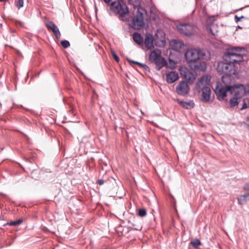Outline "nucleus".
Instances as JSON below:
<instances>
[{"label":"nucleus","instance_id":"393cba45","mask_svg":"<svg viewBox=\"0 0 249 249\" xmlns=\"http://www.w3.org/2000/svg\"><path fill=\"white\" fill-rule=\"evenodd\" d=\"M23 221L22 219H18V220H16L14 221L10 222L9 223V225L10 226H17L21 224L22 223Z\"/></svg>","mask_w":249,"mask_h":249},{"label":"nucleus","instance_id":"4be33fe9","mask_svg":"<svg viewBox=\"0 0 249 249\" xmlns=\"http://www.w3.org/2000/svg\"><path fill=\"white\" fill-rule=\"evenodd\" d=\"M127 60L129 62L136 64L138 65L139 66H140V67L143 68L145 71H149V68L146 65H145L144 64L139 63L138 62L134 61L131 60L129 59H127Z\"/></svg>","mask_w":249,"mask_h":249},{"label":"nucleus","instance_id":"412c9836","mask_svg":"<svg viewBox=\"0 0 249 249\" xmlns=\"http://www.w3.org/2000/svg\"><path fill=\"white\" fill-rule=\"evenodd\" d=\"M128 3L129 4L132 5L134 8H136L137 10L141 6V0H128Z\"/></svg>","mask_w":249,"mask_h":249},{"label":"nucleus","instance_id":"0eeeda50","mask_svg":"<svg viewBox=\"0 0 249 249\" xmlns=\"http://www.w3.org/2000/svg\"><path fill=\"white\" fill-rule=\"evenodd\" d=\"M236 70L235 65L226 61L219 62L217 66V71L225 74L234 75L236 74Z\"/></svg>","mask_w":249,"mask_h":249},{"label":"nucleus","instance_id":"79ce46f5","mask_svg":"<svg viewBox=\"0 0 249 249\" xmlns=\"http://www.w3.org/2000/svg\"><path fill=\"white\" fill-rule=\"evenodd\" d=\"M2 0H0V1H2Z\"/></svg>","mask_w":249,"mask_h":249},{"label":"nucleus","instance_id":"a211bd4d","mask_svg":"<svg viewBox=\"0 0 249 249\" xmlns=\"http://www.w3.org/2000/svg\"><path fill=\"white\" fill-rule=\"evenodd\" d=\"M178 103L182 107L186 109L191 108L194 106V103L192 101L190 100L186 102L180 101Z\"/></svg>","mask_w":249,"mask_h":249},{"label":"nucleus","instance_id":"7c9ffc66","mask_svg":"<svg viewBox=\"0 0 249 249\" xmlns=\"http://www.w3.org/2000/svg\"><path fill=\"white\" fill-rule=\"evenodd\" d=\"M234 18H235V21L236 22H239L241 19L245 18V17L244 16H242L241 17H238L237 16H235Z\"/></svg>","mask_w":249,"mask_h":249},{"label":"nucleus","instance_id":"cd10ccee","mask_svg":"<svg viewBox=\"0 0 249 249\" xmlns=\"http://www.w3.org/2000/svg\"><path fill=\"white\" fill-rule=\"evenodd\" d=\"M138 214L141 217H144L146 215V211L144 209H140Z\"/></svg>","mask_w":249,"mask_h":249},{"label":"nucleus","instance_id":"e433bc0d","mask_svg":"<svg viewBox=\"0 0 249 249\" xmlns=\"http://www.w3.org/2000/svg\"><path fill=\"white\" fill-rule=\"evenodd\" d=\"M111 0H104L105 3H108L111 1Z\"/></svg>","mask_w":249,"mask_h":249},{"label":"nucleus","instance_id":"ddd939ff","mask_svg":"<svg viewBox=\"0 0 249 249\" xmlns=\"http://www.w3.org/2000/svg\"><path fill=\"white\" fill-rule=\"evenodd\" d=\"M180 72L181 76L189 81L193 82L195 79L194 75L186 68H181Z\"/></svg>","mask_w":249,"mask_h":249},{"label":"nucleus","instance_id":"a878e982","mask_svg":"<svg viewBox=\"0 0 249 249\" xmlns=\"http://www.w3.org/2000/svg\"><path fill=\"white\" fill-rule=\"evenodd\" d=\"M191 244L194 247L196 248L197 246H199L200 245L201 243H200V241L199 240L196 239L191 241Z\"/></svg>","mask_w":249,"mask_h":249},{"label":"nucleus","instance_id":"1a4fd4ad","mask_svg":"<svg viewBox=\"0 0 249 249\" xmlns=\"http://www.w3.org/2000/svg\"><path fill=\"white\" fill-rule=\"evenodd\" d=\"M231 75L230 74H225V75H223L221 77L222 81L223 83V85L217 83L216 85V87L215 88L214 91L216 93V90L217 89H220L221 88H222L223 89H227L229 88V87L230 88V89H232V88L236 84H233L231 85V82H232V79L231 77Z\"/></svg>","mask_w":249,"mask_h":249},{"label":"nucleus","instance_id":"7ed1b4c3","mask_svg":"<svg viewBox=\"0 0 249 249\" xmlns=\"http://www.w3.org/2000/svg\"><path fill=\"white\" fill-rule=\"evenodd\" d=\"M244 49L240 47H232L227 50L223 56L224 60L227 62L238 64L243 60L242 51Z\"/></svg>","mask_w":249,"mask_h":249},{"label":"nucleus","instance_id":"5701e85b","mask_svg":"<svg viewBox=\"0 0 249 249\" xmlns=\"http://www.w3.org/2000/svg\"><path fill=\"white\" fill-rule=\"evenodd\" d=\"M242 106L240 108L241 110L246 109L249 107V99L246 98L242 100Z\"/></svg>","mask_w":249,"mask_h":249},{"label":"nucleus","instance_id":"2eb2a0df","mask_svg":"<svg viewBox=\"0 0 249 249\" xmlns=\"http://www.w3.org/2000/svg\"><path fill=\"white\" fill-rule=\"evenodd\" d=\"M171 48L178 52H179L184 47L183 43L179 40H173L170 43Z\"/></svg>","mask_w":249,"mask_h":249},{"label":"nucleus","instance_id":"f8f14e48","mask_svg":"<svg viewBox=\"0 0 249 249\" xmlns=\"http://www.w3.org/2000/svg\"><path fill=\"white\" fill-rule=\"evenodd\" d=\"M189 88L186 82H180L176 87L177 92L180 95H184L188 93Z\"/></svg>","mask_w":249,"mask_h":249},{"label":"nucleus","instance_id":"58836bf2","mask_svg":"<svg viewBox=\"0 0 249 249\" xmlns=\"http://www.w3.org/2000/svg\"><path fill=\"white\" fill-rule=\"evenodd\" d=\"M170 63H173L174 64V65H175V63L174 62V61H171V60H170Z\"/></svg>","mask_w":249,"mask_h":249},{"label":"nucleus","instance_id":"c9c22d12","mask_svg":"<svg viewBox=\"0 0 249 249\" xmlns=\"http://www.w3.org/2000/svg\"><path fill=\"white\" fill-rule=\"evenodd\" d=\"M245 125L246 127L249 130V119L247 121V122L245 123Z\"/></svg>","mask_w":249,"mask_h":249},{"label":"nucleus","instance_id":"dca6fc26","mask_svg":"<svg viewBox=\"0 0 249 249\" xmlns=\"http://www.w3.org/2000/svg\"><path fill=\"white\" fill-rule=\"evenodd\" d=\"M166 81L168 83H173L178 79V74L176 71L167 73L166 76Z\"/></svg>","mask_w":249,"mask_h":249},{"label":"nucleus","instance_id":"4468645a","mask_svg":"<svg viewBox=\"0 0 249 249\" xmlns=\"http://www.w3.org/2000/svg\"><path fill=\"white\" fill-rule=\"evenodd\" d=\"M202 100L204 102H208L211 99V89L210 88H207L203 89L201 90Z\"/></svg>","mask_w":249,"mask_h":249},{"label":"nucleus","instance_id":"ea45409f","mask_svg":"<svg viewBox=\"0 0 249 249\" xmlns=\"http://www.w3.org/2000/svg\"><path fill=\"white\" fill-rule=\"evenodd\" d=\"M119 1H123L124 0H118Z\"/></svg>","mask_w":249,"mask_h":249},{"label":"nucleus","instance_id":"423d86ee","mask_svg":"<svg viewBox=\"0 0 249 249\" xmlns=\"http://www.w3.org/2000/svg\"><path fill=\"white\" fill-rule=\"evenodd\" d=\"M149 60L155 63L156 68L158 71L167 65L165 59L161 56V51L158 49L153 50L149 56Z\"/></svg>","mask_w":249,"mask_h":249},{"label":"nucleus","instance_id":"c85d7f7f","mask_svg":"<svg viewBox=\"0 0 249 249\" xmlns=\"http://www.w3.org/2000/svg\"><path fill=\"white\" fill-rule=\"evenodd\" d=\"M23 0H18V1H17L16 3V5L18 9H20V8L23 7Z\"/></svg>","mask_w":249,"mask_h":249},{"label":"nucleus","instance_id":"473e14b6","mask_svg":"<svg viewBox=\"0 0 249 249\" xmlns=\"http://www.w3.org/2000/svg\"><path fill=\"white\" fill-rule=\"evenodd\" d=\"M112 53L113 55V56L114 58V59L117 61L118 62L119 60V58L118 56L115 54V53L114 52H112Z\"/></svg>","mask_w":249,"mask_h":249},{"label":"nucleus","instance_id":"f03ea898","mask_svg":"<svg viewBox=\"0 0 249 249\" xmlns=\"http://www.w3.org/2000/svg\"><path fill=\"white\" fill-rule=\"evenodd\" d=\"M228 93L234 95L229 102L231 107H234L240 103L242 97L246 94L245 86L241 84H236L232 89L229 87L228 89H224L221 88L216 90V95L220 101L224 100Z\"/></svg>","mask_w":249,"mask_h":249},{"label":"nucleus","instance_id":"6e6552de","mask_svg":"<svg viewBox=\"0 0 249 249\" xmlns=\"http://www.w3.org/2000/svg\"><path fill=\"white\" fill-rule=\"evenodd\" d=\"M178 31L186 36H190L196 31V28L189 23H181L177 26Z\"/></svg>","mask_w":249,"mask_h":249},{"label":"nucleus","instance_id":"72a5a7b5","mask_svg":"<svg viewBox=\"0 0 249 249\" xmlns=\"http://www.w3.org/2000/svg\"><path fill=\"white\" fill-rule=\"evenodd\" d=\"M245 88L246 89V93H247L249 95V83L245 86Z\"/></svg>","mask_w":249,"mask_h":249},{"label":"nucleus","instance_id":"20e7f679","mask_svg":"<svg viewBox=\"0 0 249 249\" xmlns=\"http://www.w3.org/2000/svg\"><path fill=\"white\" fill-rule=\"evenodd\" d=\"M146 11L142 7H139L134 14L130 23V26L135 30H140L145 25L144 15Z\"/></svg>","mask_w":249,"mask_h":249},{"label":"nucleus","instance_id":"bb28decb","mask_svg":"<svg viewBox=\"0 0 249 249\" xmlns=\"http://www.w3.org/2000/svg\"><path fill=\"white\" fill-rule=\"evenodd\" d=\"M52 31L53 33V35L55 36L57 38H59L60 37L61 34H60V31L57 27L56 28H55V29H54Z\"/></svg>","mask_w":249,"mask_h":249},{"label":"nucleus","instance_id":"f704fd0d","mask_svg":"<svg viewBox=\"0 0 249 249\" xmlns=\"http://www.w3.org/2000/svg\"><path fill=\"white\" fill-rule=\"evenodd\" d=\"M104 183V180L103 179H99L98 181V183L100 185H102Z\"/></svg>","mask_w":249,"mask_h":249},{"label":"nucleus","instance_id":"9b49d317","mask_svg":"<svg viewBox=\"0 0 249 249\" xmlns=\"http://www.w3.org/2000/svg\"><path fill=\"white\" fill-rule=\"evenodd\" d=\"M154 41L156 46L163 47L166 43L165 33L161 30H158L154 36Z\"/></svg>","mask_w":249,"mask_h":249},{"label":"nucleus","instance_id":"f3484780","mask_svg":"<svg viewBox=\"0 0 249 249\" xmlns=\"http://www.w3.org/2000/svg\"><path fill=\"white\" fill-rule=\"evenodd\" d=\"M153 43H154V37L150 34H146L144 40L146 47L148 49H150L153 47Z\"/></svg>","mask_w":249,"mask_h":249},{"label":"nucleus","instance_id":"39448f33","mask_svg":"<svg viewBox=\"0 0 249 249\" xmlns=\"http://www.w3.org/2000/svg\"><path fill=\"white\" fill-rule=\"evenodd\" d=\"M110 9L119 15V18L123 21H126V16L128 15L129 10L126 4H121L120 1H114L110 5Z\"/></svg>","mask_w":249,"mask_h":249},{"label":"nucleus","instance_id":"2f4dec72","mask_svg":"<svg viewBox=\"0 0 249 249\" xmlns=\"http://www.w3.org/2000/svg\"><path fill=\"white\" fill-rule=\"evenodd\" d=\"M244 189L245 191L247 192V193L249 192V183H246L244 185Z\"/></svg>","mask_w":249,"mask_h":249},{"label":"nucleus","instance_id":"aec40b11","mask_svg":"<svg viewBox=\"0 0 249 249\" xmlns=\"http://www.w3.org/2000/svg\"><path fill=\"white\" fill-rule=\"evenodd\" d=\"M133 40L138 44H141L143 42V38L141 35L138 33H134L133 35Z\"/></svg>","mask_w":249,"mask_h":249},{"label":"nucleus","instance_id":"4c0bfd02","mask_svg":"<svg viewBox=\"0 0 249 249\" xmlns=\"http://www.w3.org/2000/svg\"><path fill=\"white\" fill-rule=\"evenodd\" d=\"M18 23L20 25V26H22L23 25V23L20 22V21H18Z\"/></svg>","mask_w":249,"mask_h":249},{"label":"nucleus","instance_id":"b1692460","mask_svg":"<svg viewBox=\"0 0 249 249\" xmlns=\"http://www.w3.org/2000/svg\"><path fill=\"white\" fill-rule=\"evenodd\" d=\"M45 25L48 29L52 31H53L57 27L54 23L51 21L46 22Z\"/></svg>","mask_w":249,"mask_h":249},{"label":"nucleus","instance_id":"9d476101","mask_svg":"<svg viewBox=\"0 0 249 249\" xmlns=\"http://www.w3.org/2000/svg\"><path fill=\"white\" fill-rule=\"evenodd\" d=\"M210 80L211 78L208 75H203L201 76L196 83V89L199 92H201V90L203 89L207 88H210Z\"/></svg>","mask_w":249,"mask_h":249},{"label":"nucleus","instance_id":"6ab92c4d","mask_svg":"<svg viewBox=\"0 0 249 249\" xmlns=\"http://www.w3.org/2000/svg\"><path fill=\"white\" fill-rule=\"evenodd\" d=\"M238 200L240 204H243L249 201V192L240 196L238 198Z\"/></svg>","mask_w":249,"mask_h":249},{"label":"nucleus","instance_id":"f257e3e1","mask_svg":"<svg viewBox=\"0 0 249 249\" xmlns=\"http://www.w3.org/2000/svg\"><path fill=\"white\" fill-rule=\"evenodd\" d=\"M185 55L191 69L199 71H205L206 70V62L198 60H208L210 58V54L208 51L196 48L190 49L187 51Z\"/></svg>","mask_w":249,"mask_h":249},{"label":"nucleus","instance_id":"a19ab883","mask_svg":"<svg viewBox=\"0 0 249 249\" xmlns=\"http://www.w3.org/2000/svg\"><path fill=\"white\" fill-rule=\"evenodd\" d=\"M1 107V104L0 103V107Z\"/></svg>","mask_w":249,"mask_h":249},{"label":"nucleus","instance_id":"c756f323","mask_svg":"<svg viewBox=\"0 0 249 249\" xmlns=\"http://www.w3.org/2000/svg\"><path fill=\"white\" fill-rule=\"evenodd\" d=\"M61 44L65 48H67L70 46L69 42L67 40H62L61 42Z\"/></svg>","mask_w":249,"mask_h":249}]
</instances>
